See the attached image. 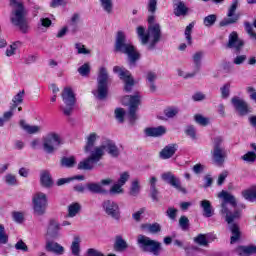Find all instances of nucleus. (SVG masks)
Here are the masks:
<instances>
[{
	"mask_svg": "<svg viewBox=\"0 0 256 256\" xmlns=\"http://www.w3.org/2000/svg\"><path fill=\"white\" fill-rule=\"evenodd\" d=\"M59 231H61V224L55 219L49 220L46 231L47 237H50V239H57V237H59Z\"/></svg>",
	"mask_w": 256,
	"mask_h": 256,
	"instance_id": "nucleus-19",
	"label": "nucleus"
},
{
	"mask_svg": "<svg viewBox=\"0 0 256 256\" xmlns=\"http://www.w3.org/2000/svg\"><path fill=\"white\" fill-rule=\"evenodd\" d=\"M175 153H177V144H169L159 152V157L164 160L171 159Z\"/></svg>",
	"mask_w": 256,
	"mask_h": 256,
	"instance_id": "nucleus-20",
	"label": "nucleus"
},
{
	"mask_svg": "<svg viewBox=\"0 0 256 256\" xmlns=\"http://www.w3.org/2000/svg\"><path fill=\"white\" fill-rule=\"evenodd\" d=\"M141 193V185H139V179H135L131 183L129 195L131 197H137Z\"/></svg>",
	"mask_w": 256,
	"mask_h": 256,
	"instance_id": "nucleus-35",
	"label": "nucleus"
},
{
	"mask_svg": "<svg viewBox=\"0 0 256 256\" xmlns=\"http://www.w3.org/2000/svg\"><path fill=\"white\" fill-rule=\"evenodd\" d=\"M193 27H195V24L190 23L185 29V37H186V41L188 42V45H191L192 43L191 32L193 31Z\"/></svg>",
	"mask_w": 256,
	"mask_h": 256,
	"instance_id": "nucleus-54",
	"label": "nucleus"
},
{
	"mask_svg": "<svg viewBox=\"0 0 256 256\" xmlns=\"http://www.w3.org/2000/svg\"><path fill=\"white\" fill-rule=\"evenodd\" d=\"M114 247H115L116 251H127L129 244H127V241H125V239H123V236L118 235V236H116Z\"/></svg>",
	"mask_w": 256,
	"mask_h": 256,
	"instance_id": "nucleus-29",
	"label": "nucleus"
},
{
	"mask_svg": "<svg viewBox=\"0 0 256 256\" xmlns=\"http://www.w3.org/2000/svg\"><path fill=\"white\" fill-rule=\"evenodd\" d=\"M217 23V16L215 14H210L203 19V25L206 27H213Z\"/></svg>",
	"mask_w": 256,
	"mask_h": 256,
	"instance_id": "nucleus-44",
	"label": "nucleus"
},
{
	"mask_svg": "<svg viewBox=\"0 0 256 256\" xmlns=\"http://www.w3.org/2000/svg\"><path fill=\"white\" fill-rule=\"evenodd\" d=\"M244 46L245 42L239 39L237 32L230 33L228 43L226 44L227 49H235L236 53H241Z\"/></svg>",
	"mask_w": 256,
	"mask_h": 256,
	"instance_id": "nucleus-18",
	"label": "nucleus"
},
{
	"mask_svg": "<svg viewBox=\"0 0 256 256\" xmlns=\"http://www.w3.org/2000/svg\"><path fill=\"white\" fill-rule=\"evenodd\" d=\"M70 249L72 251V255L79 256V253H81V238L79 236L74 237Z\"/></svg>",
	"mask_w": 256,
	"mask_h": 256,
	"instance_id": "nucleus-30",
	"label": "nucleus"
},
{
	"mask_svg": "<svg viewBox=\"0 0 256 256\" xmlns=\"http://www.w3.org/2000/svg\"><path fill=\"white\" fill-rule=\"evenodd\" d=\"M75 49H77L78 55H91V50L85 48V45L82 43H76Z\"/></svg>",
	"mask_w": 256,
	"mask_h": 256,
	"instance_id": "nucleus-50",
	"label": "nucleus"
},
{
	"mask_svg": "<svg viewBox=\"0 0 256 256\" xmlns=\"http://www.w3.org/2000/svg\"><path fill=\"white\" fill-rule=\"evenodd\" d=\"M161 179L164 181V183H167L177 191H180V193H183L184 195L187 194V189L181 186V179L175 176L173 172H164L161 174Z\"/></svg>",
	"mask_w": 256,
	"mask_h": 256,
	"instance_id": "nucleus-15",
	"label": "nucleus"
},
{
	"mask_svg": "<svg viewBox=\"0 0 256 256\" xmlns=\"http://www.w3.org/2000/svg\"><path fill=\"white\" fill-rule=\"evenodd\" d=\"M103 211L114 219V221H120L121 219V209L119 208V204L113 200H104L102 203Z\"/></svg>",
	"mask_w": 256,
	"mask_h": 256,
	"instance_id": "nucleus-14",
	"label": "nucleus"
},
{
	"mask_svg": "<svg viewBox=\"0 0 256 256\" xmlns=\"http://www.w3.org/2000/svg\"><path fill=\"white\" fill-rule=\"evenodd\" d=\"M40 183L42 187H46V189L53 187V178L49 171L44 170L40 173Z\"/></svg>",
	"mask_w": 256,
	"mask_h": 256,
	"instance_id": "nucleus-24",
	"label": "nucleus"
},
{
	"mask_svg": "<svg viewBox=\"0 0 256 256\" xmlns=\"http://www.w3.org/2000/svg\"><path fill=\"white\" fill-rule=\"evenodd\" d=\"M193 241L200 247H209V240H207L206 234H198L196 237H194Z\"/></svg>",
	"mask_w": 256,
	"mask_h": 256,
	"instance_id": "nucleus-36",
	"label": "nucleus"
},
{
	"mask_svg": "<svg viewBox=\"0 0 256 256\" xmlns=\"http://www.w3.org/2000/svg\"><path fill=\"white\" fill-rule=\"evenodd\" d=\"M61 95H62V100L65 104V106L62 107V111L64 115L69 117V115L73 113V109L75 108V103H77V98H75V92H73V89L71 87H65Z\"/></svg>",
	"mask_w": 256,
	"mask_h": 256,
	"instance_id": "nucleus-9",
	"label": "nucleus"
},
{
	"mask_svg": "<svg viewBox=\"0 0 256 256\" xmlns=\"http://www.w3.org/2000/svg\"><path fill=\"white\" fill-rule=\"evenodd\" d=\"M61 145V138L57 134H48L44 137L43 147L46 153H53Z\"/></svg>",
	"mask_w": 256,
	"mask_h": 256,
	"instance_id": "nucleus-17",
	"label": "nucleus"
},
{
	"mask_svg": "<svg viewBox=\"0 0 256 256\" xmlns=\"http://www.w3.org/2000/svg\"><path fill=\"white\" fill-rule=\"evenodd\" d=\"M104 151H106V153L114 159H117V157L121 155V150H119L117 144L111 140H107L100 147H95L94 151L91 152V155L78 164V169L82 171H91L93 167H95L96 163L101 161V157H103Z\"/></svg>",
	"mask_w": 256,
	"mask_h": 256,
	"instance_id": "nucleus-2",
	"label": "nucleus"
},
{
	"mask_svg": "<svg viewBox=\"0 0 256 256\" xmlns=\"http://www.w3.org/2000/svg\"><path fill=\"white\" fill-rule=\"evenodd\" d=\"M164 115L167 119H173L179 115V108L169 107L164 110Z\"/></svg>",
	"mask_w": 256,
	"mask_h": 256,
	"instance_id": "nucleus-43",
	"label": "nucleus"
},
{
	"mask_svg": "<svg viewBox=\"0 0 256 256\" xmlns=\"http://www.w3.org/2000/svg\"><path fill=\"white\" fill-rule=\"evenodd\" d=\"M87 256H105V254L97 249L90 248L87 250Z\"/></svg>",
	"mask_w": 256,
	"mask_h": 256,
	"instance_id": "nucleus-64",
	"label": "nucleus"
},
{
	"mask_svg": "<svg viewBox=\"0 0 256 256\" xmlns=\"http://www.w3.org/2000/svg\"><path fill=\"white\" fill-rule=\"evenodd\" d=\"M109 72L107 68L100 67L97 77V88L92 91V94L99 101H104V99L109 95Z\"/></svg>",
	"mask_w": 256,
	"mask_h": 256,
	"instance_id": "nucleus-6",
	"label": "nucleus"
},
{
	"mask_svg": "<svg viewBox=\"0 0 256 256\" xmlns=\"http://www.w3.org/2000/svg\"><path fill=\"white\" fill-rule=\"evenodd\" d=\"M230 89H231V84L229 83L224 84L223 87L220 88L222 99H229V95L231 93Z\"/></svg>",
	"mask_w": 256,
	"mask_h": 256,
	"instance_id": "nucleus-52",
	"label": "nucleus"
},
{
	"mask_svg": "<svg viewBox=\"0 0 256 256\" xmlns=\"http://www.w3.org/2000/svg\"><path fill=\"white\" fill-rule=\"evenodd\" d=\"M114 51L116 53H123L124 55H127L131 65H135V63L139 61V52L135 51V46L127 40V36L123 31L117 32Z\"/></svg>",
	"mask_w": 256,
	"mask_h": 256,
	"instance_id": "nucleus-5",
	"label": "nucleus"
},
{
	"mask_svg": "<svg viewBox=\"0 0 256 256\" xmlns=\"http://www.w3.org/2000/svg\"><path fill=\"white\" fill-rule=\"evenodd\" d=\"M12 217H13V221H15V223H23V220H24L23 213L13 212Z\"/></svg>",
	"mask_w": 256,
	"mask_h": 256,
	"instance_id": "nucleus-63",
	"label": "nucleus"
},
{
	"mask_svg": "<svg viewBox=\"0 0 256 256\" xmlns=\"http://www.w3.org/2000/svg\"><path fill=\"white\" fill-rule=\"evenodd\" d=\"M113 72L117 73L121 81H124L125 83L124 90L127 93H130V91H133V87L135 86V80L131 76V72H129V70L125 69L124 67L114 66Z\"/></svg>",
	"mask_w": 256,
	"mask_h": 256,
	"instance_id": "nucleus-12",
	"label": "nucleus"
},
{
	"mask_svg": "<svg viewBox=\"0 0 256 256\" xmlns=\"http://www.w3.org/2000/svg\"><path fill=\"white\" fill-rule=\"evenodd\" d=\"M46 251L50 253H55L56 255H63L65 253V248L61 244L53 241H48L45 247Z\"/></svg>",
	"mask_w": 256,
	"mask_h": 256,
	"instance_id": "nucleus-21",
	"label": "nucleus"
},
{
	"mask_svg": "<svg viewBox=\"0 0 256 256\" xmlns=\"http://www.w3.org/2000/svg\"><path fill=\"white\" fill-rule=\"evenodd\" d=\"M137 245L143 253H152V255H159L161 253V242L151 239L143 234L138 235Z\"/></svg>",
	"mask_w": 256,
	"mask_h": 256,
	"instance_id": "nucleus-8",
	"label": "nucleus"
},
{
	"mask_svg": "<svg viewBox=\"0 0 256 256\" xmlns=\"http://www.w3.org/2000/svg\"><path fill=\"white\" fill-rule=\"evenodd\" d=\"M242 197H244V199H246V201H255V199H256V188L253 187L251 189L242 191Z\"/></svg>",
	"mask_w": 256,
	"mask_h": 256,
	"instance_id": "nucleus-39",
	"label": "nucleus"
},
{
	"mask_svg": "<svg viewBox=\"0 0 256 256\" xmlns=\"http://www.w3.org/2000/svg\"><path fill=\"white\" fill-rule=\"evenodd\" d=\"M122 103L128 107L127 117L130 123H135L139 119L137 111H139V105H141V94L135 92L133 95L124 96Z\"/></svg>",
	"mask_w": 256,
	"mask_h": 256,
	"instance_id": "nucleus-7",
	"label": "nucleus"
},
{
	"mask_svg": "<svg viewBox=\"0 0 256 256\" xmlns=\"http://www.w3.org/2000/svg\"><path fill=\"white\" fill-rule=\"evenodd\" d=\"M221 143H223L222 137H216L214 139V148L212 150V159L216 165H223L225 163V158L227 157V152L225 151V148L221 146Z\"/></svg>",
	"mask_w": 256,
	"mask_h": 256,
	"instance_id": "nucleus-13",
	"label": "nucleus"
},
{
	"mask_svg": "<svg viewBox=\"0 0 256 256\" xmlns=\"http://www.w3.org/2000/svg\"><path fill=\"white\" fill-rule=\"evenodd\" d=\"M81 211V205L79 203H72L68 206L67 217H75L77 213Z\"/></svg>",
	"mask_w": 256,
	"mask_h": 256,
	"instance_id": "nucleus-40",
	"label": "nucleus"
},
{
	"mask_svg": "<svg viewBox=\"0 0 256 256\" xmlns=\"http://www.w3.org/2000/svg\"><path fill=\"white\" fill-rule=\"evenodd\" d=\"M239 9V0H233L232 4L228 7L227 17L220 21V27H229V25H235L239 23L241 14H236Z\"/></svg>",
	"mask_w": 256,
	"mask_h": 256,
	"instance_id": "nucleus-10",
	"label": "nucleus"
},
{
	"mask_svg": "<svg viewBox=\"0 0 256 256\" xmlns=\"http://www.w3.org/2000/svg\"><path fill=\"white\" fill-rule=\"evenodd\" d=\"M179 225L182 231H189V218H187V216H181L179 219Z\"/></svg>",
	"mask_w": 256,
	"mask_h": 256,
	"instance_id": "nucleus-53",
	"label": "nucleus"
},
{
	"mask_svg": "<svg viewBox=\"0 0 256 256\" xmlns=\"http://www.w3.org/2000/svg\"><path fill=\"white\" fill-rule=\"evenodd\" d=\"M9 2L10 6L14 7L11 11L10 23L14 27H18L22 33H27L29 31V20L27 19L29 12L25 8V4L18 0H9Z\"/></svg>",
	"mask_w": 256,
	"mask_h": 256,
	"instance_id": "nucleus-3",
	"label": "nucleus"
},
{
	"mask_svg": "<svg viewBox=\"0 0 256 256\" xmlns=\"http://www.w3.org/2000/svg\"><path fill=\"white\" fill-rule=\"evenodd\" d=\"M100 3L106 13L113 12V0H100Z\"/></svg>",
	"mask_w": 256,
	"mask_h": 256,
	"instance_id": "nucleus-49",
	"label": "nucleus"
},
{
	"mask_svg": "<svg viewBox=\"0 0 256 256\" xmlns=\"http://www.w3.org/2000/svg\"><path fill=\"white\" fill-rule=\"evenodd\" d=\"M136 33L140 39L141 45H148V51H153L157 47V43L161 41V25L151 24L148 26L147 33H145V27L138 26Z\"/></svg>",
	"mask_w": 256,
	"mask_h": 256,
	"instance_id": "nucleus-4",
	"label": "nucleus"
},
{
	"mask_svg": "<svg viewBox=\"0 0 256 256\" xmlns=\"http://www.w3.org/2000/svg\"><path fill=\"white\" fill-rule=\"evenodd\" d=\"M237 255L239 256H250L254 253L256 254V246L255 245H249V246H238L235 249Z\"/></svg>",
	"mask_w": 256,
	"mask_h": 256,
	"instance_id": "nucleus-26",
	"label": "nucleus"
},
{
	"mask_svg": "<svg viewBox=\"0 0 256 256\" xmlns=\"http://www.w3.org/2000/svg\"><path fill=\"white\" fill-rule=\"evenodd\" d=\"M245 61H247V55H245V54L237 55L233 59V64L234 65H243V63H245Z\"/></svg>",
	"mask_w": 256,
	"mask_h": 256,
	"instance_id": "nucleus-57",
	"label": "nucleus"
},
{
	"mask_svg": "<svg viewBox=\"0 0 256 256\" xmlns=\"http://www.w3.org/2000/svg\"><path fill=\"white\" fill-rule=\"evenodd\" d=\"M114 115L118 123H123L125 121V109L116 108L114 111Z\"/></svg>",
	"mask_w": 256,
	"mask_h": 256,
	"instance_id": "nucleus-48",
	"label": "nucleus"
},
{
	"mask_svg": "<svg viewBox=\"0 0 256 256\" xmlns=\"http://www.w3.org/2000/svg\"><path fill=\"white\" fill-rule=\"evenodd\" d=\"M167 133L166 129H145L144 135L146 137H163Z\"/></svg>",
	"mask_w": 256,
	"mask_h": 256,
	"instance_id": "nucleus-31",
	"label": "nucleus"
},
{
	"mask_svg": "<svg viewBox=\"0 0 256 256\" xmlns=\"http://www.w3.org/2000/svg\"><path fill=\"white\" fill-rule=\"evenodd\" d=\"M200 207L203 209L204 217H213L214 211L213 206H211V202L209 200H202L200 202Z\"/></svg>",
	"mask_w": 256,
	"mask_h": 256,
	"instance_id": "nucleus-28",
	"label": "nucleus"
},
{
	"mask_svg": "<svg viewBox=\"0 0 256 256\" xmlns=\"http://www.w3.org/2000/svg\"><path fill=\"white\" fill-rule=\"evenodd\" d=\"M9 243V235L5 232V226L0 224V245H7Z\"/></svg>",
	"mask_w": 256,
	"mask_h": 256,
	"instance_id": "nucleus-45",
	"label": "nucleus"
},
{
	"mask_svg": "<svg viewBox=\"0 0 256 256\" xmlns=\"http://www.w3.org/2000/svg\"><path fill=\"white\" fill-rule=\"evenodd\" d=\"M15 249L16 251H24V252L29 251V247L27 246V244H25V242H23V240H19L15 244Z\"/></svg>",
	"mask_w": 256,
	"mask_h": 256,
	"instance_id": "nucleus-60",
	"label": "nucleus"
},
{
	"mask_svg": "<svg viewBox=\"0 0 256 256\" xmlns=\"http://www.w3.org/2000/svg\"><path fill=\"white\" fill-rule=\"evenodd\" d=\"M244 27L250 39H252V41H256V32L253 30V25L249 22H244Z\"/></svg>",
	"mask_w": 256,
	"mask_h": 256,
	"instance_id": "nucleus-47",
	"label": "nucleus"
},
{
	"mask_svg": "<svg viewBox=\"0 0 256 256\" xmlns=\"http://www.w3.org/2000/svg\"><path fill=\"white\" fill-rule=\"evenodd\" d=\"M78 73L81 77H89V73H91V64L89 62L84 63L78 68Z\"/></svg>",
	"mask_w": 256,
	"mask_h": 256,
	"instance_id": "nucleus-42",
	"label": "nucleus"
},
{
	"mask_svg": "<svg viewBox=\"0 0 256 256\" xmlns=\"http://www.w3.org/2000/svg\"><path fill=\"white\" fill-rule=\"evenodd\" d=\"M231 103L238 112V115L240 117H245V115H249V113H253V110H251V107H249V104L245 102V100L235 96L231 99Z\"/></svg>",
	"mask_w": 256,
	"mask_h": 256,
	"instance_id": "nucleus-16",
	"label": "nucleus"
},
{
	"mask_svg": "<svg viewBox=\"0 0 256 256\" xmlns=\"http://www.w3.org/2000/svg\"><path fill=\"white\" fill-rule=\"evenodd\" d=\"M75 157H63L60 161L61 167H67L68 169H71V167H75Z\"/></svg>",
	"mask_w": 256,
	"mask_h": 256,
	"instance_id": "nucleus-41",
	"label": "nucleus"
},
{
	"mask_svg": "<svg viewBox=\"0 0 256 256\" xmlns=\"http://www.w3.org/2000/svg\"><path fill=\"white\" fill-rule=\"evenodd\" d=\"M166 215L169 219L172 221H175L177 219V209L173 207H169L166 211Z\"/></svg>",
	"mask_w": 256,
	"mask_h": 256,
	"instance_id": "nucleus-59",
	"label": "nucleus"
},
{
	"mask_svg": "<svg viewBox=\"0 0 256 256\" xmlns=\"http://www.w3.org/2000/svg\"><path fill=\"white\" fill-rule=\"evenodd\" d=\"M123 186L120 185L119 183L114 184L111 189H110V194L111 195H119L121 193H123Z\"/></svg>",
	"mask_w": 256,
	"mask_h": 256,
	"instance_id": "nucleus-56",
	"label": "nucleus"
},
{
	"mask_svg": "<svg viewBox=\"0 0 256 256\" xmlns=\"http://www.w3.org/2000/svg\"><path fill=\"white\" fill-rule=\"evenodd\" d=\"M25 95V90L20 91L18 94H16L13 98L14 105H19V103H23V96Z\"/></svg>",
	"mask_w": 256,
	"mask_h": 256,
	"instance_id": "nucleus-61",
	"label": "nucleus"
},
{
	"mask_svg": "<svg viewBox=\"0 0 256 256\" xmlns=\"http://www.w3.org/2000/svg\"><path fill=\"white\" fill-rule=\"evenodd\" d=\"M84 179H85V176L83 175H77L70 178H60L57 180L56 185L58 187H61L62 185H66V183H71V181H75V180L83 181Z\"/></svg>",
	"mask_w": 256,
	"mask_h": 256,
	"instance_id": "nucleus-34",
	"label": "nucleus"
},
{
	"mask_svg": "<svg viewBox=\"0 0 256 256\" xmlns=\"http://www.w3.org/2000/svg\"><path fill=\"white\" fill-rule=\"evenodd\" d=\"M131 175L129 174V172H123L120 174V178L118 179V184L125 185L128 181V179H130Z\"/></svg>",
	"mask_w": 256,
	"mask_h": 256,
	"instance_id": "nucleus-58",
	"label": "nucleus"
},
{
	"mask_svg": "<svg viewBox=\"0 0 256 256\" xmlns=\"http://www.w3.org/2000/svg\"><path fill=\"white\" fill-rule=\"evenodd\" d=\"M194 121H196L198 125H201L202 127H207V125H209V118L201 114L194 115Z\"/></svg>",
	"mask_w": 256,
	"mask_h": 256,
	"instance_id": "nucleus-46",
	"label": "nucleus"
},
{
	"mask_svg": "<svg viewBox=\"0 0 256 256\" xmlns=\"http://www.w3.org/2000/svg\"><path fill=\"white\" fill-rule=\"evenodd\" d=\"M33 211L35 215H45L47 212V194L37 192L32 197Z\"/></svg>",
	"mask_w": 256,
	"mask_h": 256,
	"instance_id": "nucleus-11",
	"label": "nucleus"
},
{
	"mask_svg": "<svg viewBox=\"0 0 256 256\" xmlns=\"http://www.w3.org/2000/svg\"><path fill=\"white\" fill-rule=\"evenodd\" d=\"M99 136H97L96 133H91L90 135L87 136L86 138V145L84 147L85 153H93L95 151V141H97Z\"/></svg>",
	"mask_w": 256,
	"mask_h": 256,
	"instance_id": "nucleus-23",
	"label": "nucleus"
},
{
	"mask_svg": "<svg viewBox=\"0 0 256 256\" xmlns=\"http://www.w3.org/2000/svg\"><path fill=\"white\" fill-rule=\"evenodd\" d=\"M146 79L149 83L151 93H155V91H157V86L155 85V81H157V74L155 72H148Z\"/></svg>",
	"mask_w": 256,
	"mask_h": 256,
	"instance_id": "nucleus-32",
	"label": "nucleus"
},
{
	"mask_svg": "<svg viewBox=\"0 0 256 256\" xmlns=\"http://www.w3.org/2000/svg\"><path fill=\"white\" fill-rule=\"evenodd\" d=\"M173 3L175 5L174 14L176 15V17L187 15V11H189V9L187 8V6H185V3L183 1L173 0Z\"/></svg>",
	"mask_w": 256,
	"mask_h": 256,
	"instance_id": "nucleus-25",
	"label": "nucleus"
},
{
	"mask_svg": "<svg viewBox=\"0 0 256 256\" xmlns=\"http://www.w3.org/2000/svg\"><path fill=\"white\" fill-rule=\"evenodd\" d=\"M15 109H17V105H13L9 111H6L3 113V116L1 117L2 120V127H5V124L8 121H11V119L13 118L14 115V111Z\"/></svg>",
	"mask_w": 256,
	"mask_h": 256,
	"instance_id": "nucleus-37",
	"label": "nucleus"
},
{
	"mask_svg": "<svg viewBox=\"0 0 256 256\" xmlns=\"http://www.w3.org/2000/svg\"><path fill=\"white\" fill-rule=\"evenodd\" d=\"M150 197L154 201H159V189H157V177L150 178Z\"/></svg>",
	"mask_w": 256,
	"mask_h": 256,
	"instance_id": "nucleus-27",
	"label": "nucleus"
},
{
	"mask_svg": "<svg viewBox=\"0 0 256 256\" xmlns=\"http://www.w3.org/2000/svg\"><path fill=\"white\" fill-rule=\"evenodd\" d=\"M204 55H205V52L198 51L194 53V55L192 56L196 71H199V69H201V60L203 59Z\"/></svg>",
	"mask_w": 256,
	"mask_h": 256,
	"instance_id": "nucleus-38",
	"label": "nucleus"
},
{
	"mask_svg": "<svg viewBox=\"0 0 256 256\" xmlns=\"http://www.w3.org/2000/svg\"><path fill=\"white\" fill-rule=\"evenodd\" d=\"M86 187L88 191H90V193H96V194L107 193V191L103 189V186L101 184L88 183L86 184Z\"/></svg>",
	"mask_w": 256,
	"mask_h": 256,
	"instance_id": "nucleus-33",
	"label": "nucleus"
},
{
	"mask_svg": "<svg viewBox=\"0 0 256 256\" xmlns=\"http://www.w3.org/2000/svg\"><path fill=\"white\" fill-rule=\"evenodd\" d=\"M142 231H147V233H151L152 235H157V233H161V224L154 222V223H144L141 224Z\"/></svg>",
	"mask_w": 256,
	"mask_h": 256,
	"instance_id": "nucleus-22",
	"label": "nucleus"
},
{
	"mask_svg": "<svg viewBox=\"0 0 256 256\" xmlns=\"http://www.w3.org/2000/svg\"><path fill=\"white\" fill-rule=\"evenodd\" d=\"M218 198L223 199L220 205V213L221 215H225V221L228 223L229 230L232 233L230 243L233 245V243H237V241L241 239V230L239 229V224L233 223L234 221H239V219H241V210H235L234 213L229 212L227 203L231 204L233 207H237V199L228 191L222 190L220 193H218Z\"/></svg>",
	"mask_w": 256,
	"mask_h": 256,
	"instance_id": "nucleus-1",
	"label": "nucleus"
},
{
	"mask_svg": "<svg viewBox=\"0 0 256 256\" xmlns=\"http://www.w3.org/2000/svg\"><path fill=\"white\" fill-rule=\"evenodd\" d=\"M19 127H21V129H39V126L30 125L23 119L19 121Z\"/></svg>",
	"mask_w": 256,
	"mask_h": 256,
	"instance_id": "nucleus-62",
	"label": "nucleus"
},
{
	"mask_svg": "<svg viewBox=\"0 0 256 256\" xmlns=\"http://www.w3.org/2000/svg\"><path fill=\"white\" fill-rule=\"evenodd\" d=\"M242 161H246V163H255L256 158H255V152L254 151H249L243 156H241Z\"/></svg>",
	"mask_w": 256,
	"mask_h": 256,
	"instance_id": "nucleus-51",
	"label": "nucleus"
},
{
	"mask_svg": "<svg viewBox=\"0 0 256 256\" xmlns=\"http://www.w3.org/2000/svg\"><path fill=\"white\" fill-rule=\"evenodd\" d=\"M4 181L7 185H10V186L17 185V178L13 174H7L4 177Z\"/></svg>",
	"mask_w": 256,
	"mask_h": 256,
	"instance_id": "nucleus-55",
	"label": "nucleus"
}]
</instances>
